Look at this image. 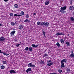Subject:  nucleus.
Listing matches in <instances>:
<instances>
[{"label": "nucleus", "mask_w": 74, "mask_h": 74, "mask_svg": "<svg viewBox=\"0 0 74 74\" xmlns=\"http://www.w3.org/2000/svg\"><path fill=\"white\" fill-rule=\"evenodd\" d=\"M28 67H36V66L32 64V63H30L28 64Z\"/></svg>", "instance_id": "nucleus-1"}, {"label": "nucleus", "mask_w": 74, "mask_h": 74, "mask_svg": "<svg viewBox=\"0 0 74 74\" xmlns=\"http://www.w3.org/2000/svg\"><path fill=\"white\" fill-rule=\"evenodd\" d=\"M60 35H62V36H64L65 34L63 33H60L59 32H58L56 34V36H60Z\"/></svg>", "instance_id": "nucleus-2"}, {"label": "nucleus", "mask_w": 74, "mask_h": 74, "mask_svg": "<svg viewBox=\"0 0 74 74\" xmlns=\"http://www.w3.org/2000/svg\"><path fill=\"white\" fill-rule=\"evenodd\" d=\"M5 41V38L3 37H1L0 38V41L3 42Z\"/></svg>", "instance_id": "nucleus-3"}, {"label": "nucleus", "mask_w": 74, "mask_h": 74, "mask_svg": "<svg viewBox=\"0 0 74 74\" xmlns=\"http://www.w3.org/2000/svg\"><path fill=\"white\" fill-rule=\"evenodd\" d=\"M9 72L11 74H15L16 73V72L14 70L12 69L10 70Z\"/></svg>", "instance_id": "nucleus-4"}, {"label": "nucleus", "mask_w": 74, "mask_h": 74, "mask_svg": "<svg viewBox=\"0 0 74 74\" xmlns=\"http://www.w3.org/2000/svg\"><path fill=\"white\" fill-rule=\"evenodd\" d=\"M31 71H32V68H29L27 69L26 71V73H28L29 72H30Z\"/></svg>", "instance_id": "nucleus-5"}, {"label": "nucleus", "mask_w": 74, "mask_h": 74, "mask_svg": "<svg viewBox=\"0 0 74 74\" xmlns=\"http://www.w3.org/2000/svg\"><path fill=\"white\" fill-rule=\"evenodd\" d=\"M15 31H13L12 32H11L10 33V34L11 36H14V34L15 33Z\"/></svg>", "instance_id": "nucleus-6"}, {"label": "nucleus", "mask_w": 74, "mask_h": 74, "mask_svg": "<svg viewBox=\"0 0 74 74\" xmlns=\"http://www.w3.org/2000/svg\"><path fill=\"white\" fill-rule=\"evenodd\" d=\"M66 62H67V59H63V60H61V63H66Z\"/></svg>", "instance_id": "nucleus-7"}, {"label": "nucleus", "mask_w": 74, "mask_h": 74, "mask_svg": "<svg viewBox=\"0 0 74 74\" xmlns=\"http://www.w3.org/2000/svg\"><path fill=\"white\" fill-rule=\"evenodd\" d=\"M49 1H50L49 0H47L46 2L45 3V4L46 5H48L49 4Z\"/></svg>", "instance_id": "nucleus-8"}, {"label": "nucleus", "mask_w": 74, "mask_h": 74, "mask_svg": "<svg viewBox=\"0 0 74 74\" xmlns=\"http://www.w3.org/2000/svg\"><path fill=\"white\" fill-rule=\"evenodd\" d=\"M60 12H61V13H62L63 14H64V13H66V11L65 10H63L62 9H60Z\"/></svg>", "instance_id": "nucleus-9"}, {"label": "nucleus", "mask_w": 74, "mask_h": 74, "mask_svg": "<svg viewBox=\"0 0 74 74\" xmlns=\"http://www.w3.org/2000/svg\"><path fill=\"white\" fill-rule=\"evenodd\" d=\"M53 64V62L48 63H47V65L48 66H52Z\"/></svg>", "instance_id": "nucleus-10"}, {"label": "nucleus", "mask_w": 74, "mask_h": 74, "mask_svg": "<svg viewBox=\"0 0 74 74\" xmlns=\"http://www.w3.org/2000/svg\"><path fill=\"white\" fill-rule=\"evenodd\" d=\"M61 66H60L61 68H63L65 67V66H64V63H61Z\"/></svg>", "instance_id": "nucleus-11"}, {"label": "nucleus", "mask_w": 74, "mask_h": 74, "mask_svg": "<svg viewBox=\"0 0 74 74\" xmlns=\"http://www.w3.org/2000/svg\"><path fill=\"white\" fill-rule=\"evenodd\" d=\"M67 8L66 7V6H64V7H62L60 9L61 10H66Z\"/></svg>", "instance_id": "nucleus-12"}, {"label": "nucleus", "mask_w": 74, "mask_h": 74, "mask_svg": "<svg viewBox=\"0 0 74 74\" xmlns=\"http://www.w3.org/2000/svg\"><path fill=\"white\" fill-rule=\"evenodd\" d=\"M42 34H43L44 37H45V34L46 32H45V30L44 29L42 30Z\"/></svg>", "instance_id": "nucleus-13"}, {"label": "nucleus", "mask_w": 74, "mask_h": 74, "mask_svg": "<svg viewBox=\"0 0 74 74\" xmlns=\"http://www.w3.org/2000/svg\"><path fill=\"white\" fill-rule=\"evenodd\" d=\"M32 47H34V48H37V47H38V45H35L34 44H32Z\"/></svg>", "instance_id": "nucleus-14"}, {"label": "nucleus", "mask_w": 74, "mask_h": 74, "mask_svg": "<svg viewBox=\"0 0 74 74\" xmlns=\"http://www.w3.org/2000/svg\"><path fill=\"white\" fill-rule=\"evenodd\" d=\"M45 26L46 27H47V26H49V23L48 22L45 23Z\"/></svg>", "instance_id": "nucleus-15"}, {"label": "nucleus", "mask_w": 74, "mask_h": 74, "mask_svg": "<svg viewBox=\"0 0 74 74\" xmlns=\"http://www.w3.org/2000/svg\"><path fill=\"white\" fill-rule=\"evenodd\" d=\"M45 22H42V23H41L40 26H45Z\"/></svg>", "instance_id": "nucleus-16"}, {"label": "nucleus", "mask_w": 74, "mask_h": 74, "mask_svg": "<svg viewBox=\"0 0 74 74\" xmlns=\"http://www.w3.org/2000/svg\"><path fill=\"white\" fill-rule=\"evenodd\" d=\"M66 71L68 73H70L71 72L70 71V69H69L67 68L66 69Z\"/></svg>", "instance_id": "nucleus-17"}, {"label": "nucleus", "mask_w": 74, "mask_h": 74, "mask_svg": "<svg viewBox=\"0 0 74 74\" xmlns=\"http://www.w3.org/2000/svg\"><path fill=\"white\" fill-rule=\"evenodd\" d=\"M18 28L20 30H22V29H23V26H22V25H20L19 26Z\"/></svg>", "instance_id": "nucleus-18"}, {"label": "nucleus", "mask_w": 74, "mask_h": 74, "mask_svg": "<svg viewBox=\"0 0 74 74\" xmlns=\"http://www.w3.org/2000/svg\"><path fill=\"white\" fill-rule=\"evenodd\" d=\"M65 44L67 45V46H70V44L69 42H65Z\"/></svg>", "instance_id": "nucleus-19"}, {"label": "nucleus", "mask_w": 74, "mask_h": 74, "mask_svg": "<svg viewBox=\"0 0 74 74\" xmlns=\"http://www.w3.org/2000/svg\"><path fill=\"white\" fill-rule=\"evenodd\" d=\"M56 45L58 46V47H60V45L59 43L58 42H57V43L56 44Z\"/></svg>", "instance_id": "nucleus-20"}, {"label": "nucleus", "mask_w": 74, "mask_h": 74, "mask_svg": "<svg viewBox=\"0 0 74 74\" xmlns=\"http://www.w3.org/2000/svg\"><path fill=\"white\" fill-rule=\"evenodd\" d=\"M14 16H22V15L19 14V15H18V14H15L14 15Z\"/></svg>", "instance_id": "nucleus-21"}, {"label": "nucleus", "mask_w": 74, "mask_h": 74, "mask_svg": "<svg viewBox=\"0 0 74 74\" xmlns=\"http://www.w3.org/2000/svg\"><path fill=\"white\" fill-rule=\"evenodd\" d=\"M69 9L71 10H73V9H74V7L73 6H70Z\"/></svg>", "instance_id": "nucleus-22"}, {"label": "nucleus", "mask_w": 74, "mask_h": 74, "mask_svg": "<svg viewBox=\"0 0 74 74\" xmlns=\"http://www.w3.org/2000/svg\"><path fill=\"white\" fill-rule=\"evenodd\" d=\"M1 69H2V70H3L5 69V66H4L3 65H2L1 66Z\"/></svg>", "instance_id": "nucleus-23"}, {"label": "nucleus", "mask_w": 74, "mask_h": 74, "mask_svg": "<svg viewBox=\"0 0 74 74\" xmlns=\"http://www.w3.org/2000/svg\"><path fill=\"white\" fill-rule=\"evenodd\" d=\"M40 64H44V61H42V60H41L40 62Z\"/></svg>", "instance_id": "nucleus-24"}, {"label": "nucleus", "mask_w": 74, "mask_h": 74, "mask_svg": "<svg viewBox=\"0 0 74 74\" xmlns=\"http://www.w3.org/2000/svg\"><path fill=\"white\" fill-rule=\"evenodd\" d=\"M25 17L26 18H29V15L28 14H27Z\"/></svg>", "instance_id": "nucleus-25"}, {"label": "nucleus", "mask_w": 74, "mask_h": 74, "mask_svg": "<svg viewBox=\"0 0 74 74\" xmlns=\"http://www.w3.org/2000/svg\"><path fill=\"white\" fill-rule=\"evenodd\" d=\"M69 57H70V58H74V54H71L69 56Z\"/></svg>", "instance_id": "nucleus-26"}, {"label": "nucleus", "mask_w": 74, "mask_h": 74, "mask_svg": "<svg viewBox=\"0 0 74 74\" xmlns=\"http://www.w3.org/2000/svg\"><path fill=\"white\" fill-rule=\"evenodd\" d=\"M70 20L71 21H74V18L73 17H72L70 18Z\"/></svg>", "instance_id": "nucleus-27"}, {"label": "nucleus", "mask_w": 74, "mask_h": 74, "mask_svg": "<svg viewBox=\"0 0 74 74\" xmlns=\"http://www.w3.org/2000/svg\"><path fill=\"white\" fill-rule=\"evenodd\" d=\"M60 42H61L62 44H64V40L63 39H61L60 40Z\"/></svg>", "instance_id": "nucleus-28"}, {"label": "nucleus", "mask_w": 74, "mask_h": 74, "mask_svg": "<svg viewBox=\"0 0 74 74\" xmlns=\"http://www.w3.org/2000/svg\"><path fill=\"white\" fill-rule=\"evenodd\" d=\"M14 7L15 8H18V5L17 4H15L14 5Z\"/></svg>", "instance_id": "nucleus-29"}, {"label": "nucleus", "mask_w": 74, "mask_h": 74, "mask_svg": "<svg viewBox=\"0 0 74 74\" xmlns=\"http://www.w3.org/2000/svg\"><path fill=\"white\" fill-rule=\"evenodd\" d=\"M3 54L4 55L6 56H8V55H9V54H7L5 52H3Z\"/></svg>", "instance_id": "nucleus-30"}, {"label": "nucleus", "mask_w": 74, "mask_h": 74, "mask_svg": "<svg viewBox=\"0 0 74 74\" xmlns=\"http://www.w3.org/2000/svg\"><path fill=\"white\" fill-rule=\"evenodd\" d=\"M29 50L30 51H32V50H33V48L32 47H29Z\"/></svg>", "instance_id": "nucleus-31"}, {"label": "nucleus", "mask_w": 74, "mask_h": 74, "mask_svg": "<svg viewBox=\"0 0 74 74\" xmlns=\"http://www.w3.org/2000/svg\"><path fill=\"white\" fill-rule=\"evenodd\" d=\"M29 47H27L25 48V51H27L29 50Z\"/></svg>", "instance_id": "nucleus-32"}, {"label": "nucleus", "mask_w": 74, "mask_h": 74, "mask_svg": "<svg viewBox=\"0 0 74 74\" xmlns=\"http://www.w3.org/2000/svg\"><path fill=\"white\" fill-rule=\"evenodd\" d=\"M37 23L38 25H41V22H40L39 21L37 22Z\"/></svg>", "instance_id": "nucleus-33"}, {"label": "nucleus", "mask_w": 74, "mask_h": 74, "mask_svg": "<svg viewBox=\"0 0 74 74\" xmlns=\"http://www.w3.org/2000/svg\"><path fill=\"white\" fill-rule=\"evenodd\" d=\"M11 25L12 26H14V23L13 22H11Z\"/></svg>", "instance_id": "nucleus-34"}, {"label": "nucleus", "mask_w": 74, "mask_h": 74, "mask_svg": "<svg viewBox=\"0 0 74 74\" xmlns=\"http://www.w3.org/2000/svg\"><path fill=\"white\" fill-rule=\"evenodd\" d=\"M3 64H5L7 63V62L5 61H3L2 62Z\"/></svg>", "instance_id": "nucleus-35"}, {"label": "nucleus", "mask_w": 74, "mask_h": 74, "mask_svg": "<svg viewBox=\"0 0 74 74\" xmlns=\"http://www.w3.org/2000/svg\"><path fill=\"white\" fill-rule=\"evenodd\" d=\"M47 63H52V61L51 60H48L47 61Z\"/></svg>", "instance_id": "nucleus-36"}, {"label": "nucleus", "mask_w": 74, "mask_h": 74, "mask_svg": "<svg viewBox=\"0 0 74 74\" xmlns=\"http://www.w3.org/2000/svg\"><path fill=\"white\" fill-rule=\"evenodd\" d=\"M10 15L11 16H13V14L12 13H10Z\"/></svg>", "instance_id": "nucleus-37"}, {"label": "nucleus", "mask_w": 74, "mask_h": 74, "mask_svg": "<svg viewBox=\"0 0 74 74\" xmlns=\"http://www.w3.org/2000/svg\"><path fill=\"white\" fill-rule=\"evenodd\" d=\"M27 21H28V19H26L24 21V22L25 23H27Z\"/></svg>", "instance_id": "nucleus-38"}, {"label": "nucleus", "mask_w": 74, "mask_h": 74, "mask_svg": "<svg viewBox=\"0 0 74 74\" xmlns=\"http://www.w3.org/2000/svg\"><path fill=\"white\" fill-rule=\"evenodd\" d=\"M58 72H59V73H61L62 72V70L60 69L58 70Z\"/></svg>", "instance_id": "nucleus-39"}, {"label": "nucleus", "mask_w": 74, "mask_h": 74, "mask_svg": "<svg viewBox=\"0 0 74 74\" xmlns=\"http://www.w3.org/2000/svg\"><path fill=\"white\" fill-rule=\"evenodd\" d=\"M21 14L22 15H24V12H21Z\"/></svg>", "instance_id": "nucleus-40"}, {"label": "nucleus", "mask_w": 74, "mask_h": 74, "mask_svg": "<svg viewBox=\"0 0 74 74\" xmlns=\"http://www.w3.org/2000/svg\"><path fill=\"white\" fill-rule=\"evenodd\" d=\"M72 3H73V2H72V0H70V4H72Z\"/></svg>", "instance_id": "nucleus-41"}, {"label": "nucleus", "mask_w": 74, "mask_h": 74, "mask_svg": "<svg viewBox=\"0 0 74 74\" xmlns=\"http://www.w3.org/2000/svg\"><path fill=\"white\" fill-rule=\"evenodd\" d=\"M19 45H20V44H18L16 45V47H19Z\"/></svg>", "instance_id": "nucleus-42"}, {"label": "nucleus", "mask_w": 74, "mask_h": 74, "mask_svg": "<svg viewBox=\"0 0 74 74\" xmlns=\"http://www.w3.org/2000/svg\"><path fill=\"white\" fill-rule=\"evenodd\" d=\"M71 54L74 55V52H73V51L72 50L71 51Z\"/></svg>", "instance_id": "nucleus-43"}, {"label": "nucleus", "mask_w": 74, "mask_h": 74, "mask_svg": "<svg viewBox=\"0 0 74 74\" xmlns=\"http://www.w3.org/2000/svg\"><path fill=\"white\" fill-rule=\"evenodd\" d=\"M51 74H57V73H51Z\"/></svg>", "instance_id": "nucleus-44"}, {"label": "nucleus", "mask_w": 74, "mask_h": 74, "mask_svg": "<svg viewBox=\"0 0 74 74\" xmlns=\"http://www.w3.org/2000/svg\"><path fill=\"white\" fill-rule=\"evenodd\" d=\"M44 56H48V55H47V54H45L44 55Z\"/></svg>", "instance_id": "nucleus-45"}, {"label": "nucleus", "mask_w": 74, "mask_h": 74, "mask_svg": "<svg viewBox=\"0 0 74 74\" xmlns=\"http://www.w3.org/2000/svg\"><path fill=\"white\" fill-rule=\"evenodd\" d=\"M3 0L5 2H7V1H8V0Z\"/></svg>", "instance_id": "nucleus-46"}, {"label": "nucleus", "mask_w": 74, "mask_h": 74, "mask_svg": "<svg viewBox=\"0 0 74 74\" xmlns=\"http://www.w3.org/2000/svg\"><path fill=\"white\" fill-rule=\"evenodd\" d=\"M17 25V23L15 22L14 23V25Z\"/></svg>", "instance_id": "nucleus-47"}, {"label": "nucleus", "mask_w": 74, "mask_h": 74, "mask_svg": "<svg viewBox=\"0 0 74 74\" xmlns=\"http://www.w3.org/2000/svg\"><path fill=\"white\" fill-rule=\"evenodd\" d=\"M14 41H17V40L15 38L14 39Z\"/></svg>", "instance_id": "nucleus-48"}, {"label": "nucleus", "mask_w": 74, "mask_h": 74, "mask_svg": "<svg viewBox=\"0 0 74 74\" xmlns=\"http://www.w3.org/2000/svg\"><path fill=\"white\" fill-rule=\"evenodd\" d=\"M33 15H36V13H34Z\"/></svg>", "instance_id": "nucleus-49"}, {"label": "nucleus", "mask_w": 74, "mask_h": 74, "mask_svg": "<svg viewBox=\"0 0 74 74\" xmlns=\"http://www.w3.org/2000/svg\"><path fill=\"white\" fill-rule=\"evenodd\" d=\"M1 26H2V24H1L0 23V27Z\"/></svg>", "instance_id": "nucleus-50"}, {"label": "nucleus", "mask_w": 74, "mask_h": 74, "mask_svg": "<svg viewBox=\"0 0 74 74\" xmlns=\"http://www.w3.org/2000/svg\"><path fill=\"white\" fill-rule=\"evenodd\" d=\"M30 22V21L28 20L27 22Z\"/></svg>", "instance_id": "nucleus-51"}, {"label": "nucleus", "mask_w": 74, "mask_h": 74, "mask_svg": "<svg viewBox=\"0 0 74 74\" xmlns=\"http://www.w3.org/2000/svg\"><path fill=\"white\" fill-rule=\"evenodd\" d=\"M0 53H3L4 52H3V51H1V52H0Z\"/></svg>", "instance_id": "nucleus-52"}, {"label": "nucleus", "mask_w": 74, "mask_h": 74, "mask_svg": "<svg viewBox=\"0 0 74 74\" xmlns=\"http://www.w3.org/2000/svg\"><path fill=\"white\" fill-rule=\"evenodd\" d=\"M67 36H70V34H68Z\"/></svg>", "instance_id": "nucleus-53"}, {"label": "nucleus", "mask_w": 74, "mask_h": 74, "mask_svg": "<svg viewBox=\"0 0 74 74\" xmlns=\"http://www.w3.org/2000/svg\"><path fill=\"white\" fill-rule=\"evenodd\" d=\"M13 30H15V29L14 28V29H13Z\"/></svg>", "instance_id": "nucleus-54"}, {"label": "nucleus", "mask_w": 74, "mask_h": 74, "mask_svg": "<svg viewBox=\"0 0 74 74\" xmlns=\"http://www.w3.org/2000/svg\"><path fill=\"white\" fill-rule=\"evenodd\" d=\"M1 50H0V53H1Z\"/></svg>", "instance_id": "nucleus-55"}, {"label": "nucleus", "mask_w": 74, "mask_h": 74, "mask_svg": "<svg viewBox=\"0 0 74 74\" xmlns=\"http://www.w3.org/2000/svg\"><path fill=\"white\" fill-rule=\"evenodd\" d=\"M20 44H21V42H20Z\"/></svg>", "instance_id": "nucleus-56"}, {"label": "nucleus", "mask_w": 74, "mask_h": 74, "mask_svg": "<svg viewBox=\"0 0 74 74\" xmlns=\"http://www.w3.org/2000/svg\"><path fill=\"white\" fill-rule=\"evenodd\" d=\"M73 15H74V13L73 14Z\"/></svg>", "instance_id": "nucleus-57"}, {"label": "nucleus", "mask_w": 74, "mask_h": 74, "mask_svg": "<svg viewBox=\"0 0 74 74\" xmlns=\"http://www.w3.org/2000/svg\"><path fill=\"white\" fill-rule=\"evenodd\" d=\"M73 23H74V21H73Z\"/></svg>", "instance_id": "nucleus-58"}]
</instances>
